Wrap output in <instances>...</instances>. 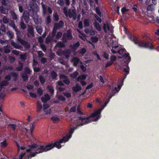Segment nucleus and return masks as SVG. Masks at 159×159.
<instances>
[{
  "instance_id": "f257e3e1",
  "label": "nucleus",
  "mask_w": 159,
  "mask_h": 159,
  "mask_svg": "<svg viewBox=\"0 0 159 159\" xmlns=\"http://www.w3.org/2000/svg\"><path fill=\"white\" fill-rule=\"evenodd\" d=\"M70 137L69 135L63 137L61 139L57 140L53 143H51L45 146L43 145L38 146L36 143H33L31 145H29L26 151L30 153L27 156V159L31 158L34 157L37 154L46 152L49 150L54 147H56L58 149L61 147V143H65L67 141Z\"/></svg>"
},
{
  "instance_id": "f03ea898",
  "label": "nucleus",
  "mask_w": 159,
  "mask_h": 159,
  "mask_svg": "<svg viewBox=\"0 0 159 159\" xmlns=\"http://www.w3.org/2000/svg\"><path fill=\"white\" fill-rule=\"evenodd\" d=\"M101 111L102 110L101 109H99L94 111L90 116L88 117H86L84 116H78V118L81 120L82 123H79L77 121H76L75 125L76 126L75 127L71 128L69 131V134L71 135H72L74 131L78 129L80 126H81L90 123V119H92L93 121H97L100 118V115Z\"/></svg>"
},
{
  "instance_id": "7ed1b4c3",
  "label": "nucleus",
  "mask_w": 159,
  "mask_h": 159,
  "mask_svg": "<svg viewBox=\"0 0 159 159\" xmlns=\"http://www.w3.org/2000/svg\"><path fill=\"white\" fill-rule=\"evenodd\" d=\"M129 38L134 43L140 48H149L151 49L153 48V46L151 42V40L148 38L146 41H141L138 39L136 36L130 35L129 36Z\"/></svg>"
},
{
  "instance_id": "20e7f679",
  "label": "nucleus",
  "mask_w": 159,
  "mask_h": 159,
  "mask_svg": "<svg viewBox=\"0 0 159 159\" xmlns=\"http://www.w3.org/2000/svg\"><path fill=\"white\" fill-rule=\"evenodd\" d=\"M118 58H123V60L125 63L127 65L126 67L123 68V71L125 73V76L123 78V80L125 79L127 75L129 73V67L128 66V64L131 61V57L129 56V53L128 52L125 53L121 57H119Z\"/></svg>"
},
{
  "instance_id": "39448f33",
  "label": "nucleus",
  "mask_w": 159,
  "mask_h": 159,
  "mask_svg": "<svg viewBox=\"0 0 159 159\" xmlns=\"http://www.w3.org/2000/svg\"><path fill=\"white\" fill-rule=\"evenodd\" d=\"M119 46H115L112 47V49H111V52L114 53H118L120 55H122L123 53L126 52V50L125 48H122L117 51H116L115 50H116V49L118 48Z\"/></svg>"
},
{
  "instance_id": "423d86ee",
  "label": "nucleus",
  "mask_w": 159,
  "mask_h": 159,
  "mask_svg": "<svg viewBox=\"0 0 159 159\" xmlns=\"http://www.w3.org/2000/svg\"><path fill=\"white\" fill-rule=\"evenodd\" d=\"M115 93L116 92H114V90H112L111 92L107 94L106 98L105 99V106L109 102L110 99L112 96H114Z\"/></svg>"
},
{
  "instance_id": "0eeeda50",
  "label": "nucleus",
  "mask_w": 159,
  "mask_h": 159,
  "mask_svg": "<svg viewBox=\"0 0 159 159\" xmlns=\"http://www.w3.org/2000/svg\"><path fill=\"white\" fill-rule=\"evenodd\" d=\"M30 13L27 11H25L23 14L22 17L25 22L27 24L30 21Z\"/></svg>"
},
{
  "instance_id": "6e6552de",
  "label": "nucleus",
  "mask_w": 159,
  "mask_h": 159,
  "mask_svg": "<svg viewBox=\"0 0 159 159\" xmlns=\"http://www.w3.org/2000/svg\"><path fill=\"white\" fill-rule=\"evenodd\" d=\"M18 40L25 48L28 49L30 48V44L28 42L23 40L21 38L18 39Z\"/></svg>"
},
{
  "instance_id": "1a4fd4ad",
  "label": "nucleus",
  "mask_w": 159,
  "mask_h": 159,
  "mask_svg": "<svg viewBox=\"0 0 159 159\" xmlns=\"http://www.w3.org/2000/svg\"><path fill=\"white\" fill-rule=\"evenodd\" d=\"M28 10L30 11H34V9L38 8V6L35 2H30L29 4Z\"/></svg>"
},
{
  "instance_id": "9d476101",
  "label": "nucleus",
  "mask_w": 159,
  "mask_h": 159,
  "mask_svg": "<svg viewBox=\"0 0 159 159\" xmlns=\"http://www.w3.org/2000/svg\"><path fill=\"white\" fill-rule=\"evenodd\" d=\"M64 25V22L62 20H60L58 23H55L54 25V29L57 30L61 28Z\"/></svg>"
},
{
  "instance_id": "9b49d317",
  "label": "nucleus",
  "mask_w": 159,
  "mask_h": 159,
  "mask_svg": "<svg viewBox=\"0 0 159 159\" xmlns=\"http://www.w3.org/2000/svg\"><path fill=\"white\" fill-rule=\"evenodd\" d=\"M28 32L27 35L28 37H30V35L34 36V28L32 26H29L27 29Z\"/></svg>"
},
{
  "instance_id": "f8f14e48",
  "label": "nucleus",
  "mask_w": 159,
  "mask_h": 159,
  "mask_svg": "<svg viewBox=\"0 0 159 159\" xmlns=\"http://www.w3.org/2000/svg\"><path fill=\"white\" fill-rule=\"evenodd\" d=\"M80 45V42L77 41L76 43H74L73 44L70 45V47L73 51H75Z\"/></svg>"
},
{
  "instance_id": "ddd939ff",
  "label": "nucleus",
  "mask_w": 159,
  "mask_h": 159,
  "mask_svg": "<svg viewBox=\"0 0 159 159\" xmlns=\"http://www.w3.org/2000/svg\"><path fill=\"white\" fill-rule=\"evenodd\" d=\"M65 34V36L68 38V39L69 40H71L73 38V36L72 34V32L70 30H68Z\"/></svg>"
},
{
  "instance_id": "4468645a",
  "label": "nucleus",
  "mask_w": 159,
  "mask_h": 159,
  "mask_svg": "<svg viewBox=\"0 0 159 159\" xmlns=\"http://www.w3.org/2000/svg\"><path fill=\"white\" fill-rule=\"evenodd\" d=\"M47 89L51 95L54 94V89L52 85H48L47 86Z\"/></svg>"
},
{
  "instance_id": "2eb2a0df",
  "label": "nucleus",
  "mask_w": 159,
  "mask_h": 159,
  "mask_svg": "<svg viewBox=\"0 0 159 159\" xmlns=\"http://www.w3.org/2000/svg\"><path fill=\"white\" fill-rule=\"evenodd\" d=\"M82 88L78 84L76 85L75 86H74L72 88V89L74 92H77L80 91Z\"/></svg>"
},
{
  "instance_id": "dca6fc26",
  "label": "nucleus",
  "mask_w": 159,
  "mask_h": 159,
  "mask_svg": "<svg viewBox=\"0 0 159 159\" xmlns=\"http://www.w3.org/2000/svg\"><path fill=\"white\" fill-rule=\"evenodd\" d=\"M11 44L16 48L20 49V50H22L23 48L21 46L18 45L13 41H11Z\"/></svg>"
},
{
  "instance_id": "f3484780",
  "label": "nucleus",
  "mask_w": 159,
  "mask_h": 159,
  "mask_svg": "<svg viewBox=\"0 0 159 159\" xmlns=\"http://www.w3.org/2000/svg\"><path fill=\"white\" fill-rule=\"evenodd\" d=\"M94 27L96 28L97 30L100 32L101 31L102 28L99 24L97 21H95L94 23Z\"/></svg>"
},
{
  "instance_id": "a211bd4d",
  "label": "nucleus",
  "mask_w": 159,
  "mask_h": 159,
  "mask_svg": "<svg viewBox=\"0 0 159 159\" xmlns=\"http://www.w3.org/2000/svg\"><path fill=\"white\" fill-rule=\"evenodd\" d=\"M80 61V59L78 57H75L73 58L72 60V61L73 62V66H77Z\"/></svg>"
},
{
  "instance_id": "6ab92c4d",
  "label": "nucleus",
  "mask_w": 159,
  "mask_h": 159,
  "mask_svg": "<svg viewBox=\"0 0 159 159\" xmlns=\"http://www.w3.org/2000/svg\"><path fill=\"white\" fill-rule=\"evenodd\" d=\"M76 13L75 11V10H71L70 9L68 10L67 14H68L70 18H71L73 15Z\"/></svg>"
},
{
  "instance_id": "aec40b11",
  "label": "nucleus",
  "mask_w": 159,
  "mask_h": 159,
  "mask_svg": "<svg viewBox=\"0 0 159 159\" xmlns=\"http://www.w3.org/2000/svg\"><path fill=\"white\" fill-rule=\"evenodd\" d=\"M86 75H82L79 76L77 78V80L78 81L80 80H84L86 79Z\"/></svg>"
},
{
  "instance_id": "412c9836",
  "label": "nucleus",
  "mask_w": 159,
  "mask_h": 159,
  "mask_svg": "<svg viewBox=\"0 0 159 159\" xmlns=\"http://www.w3.org/2000/svg\"><path fill=\"white\" fill-rule=\"evenodd\" d=\"M19 64L20 65V66L16 67V70L18 71H21L23 69L24 64L22 63L20 61L19 62Z\"/></svg>"
},
{
  "instance_id": "4be33fe9",
  "label": "nucleus",
  "mask_w": 159,
  "mask_h": 159,
  "mask_svg": "<svg viewBox=\"0 0 159 159\" xmlns=\"http://www.w3.org/2000/svg\"><path fill=\"white\" fill-rule=\"evenodd\" d=\"M8 84V82L6 80L2 81L0 84V88L2 89L4 86L7 85Z\"/></svg>"
},
{
  "instance_id": "5701e85b",
  "label": "nucleus",
  "mask_w": 159,
  "mask_h": 159,
  "mask_svg": "<svg viewBox=\"0 0 159 159\" xmlns=\"http://www.w3.org/2000/svg\"><path fill=\"white\" fill-rule=\"evenodd\" d=\"M0 10L1 12L4 14H6L8 13V10L4 8L3 6L0 7Z\"/></svg>"
},
{
  "instance_id": "b1692460",
  "label": "nucleus",
  "mask_w": 159,
  "mask_h": 159,
  "mask_svg": "<svg viewBox=\"0 0 159 159\" xmlns=\"http://www.w3.org/2000/svg\"><path fill=\"white\" fill-rule=\"evenodd\" d=\"M37 109L38 112L40 111L41 109L42 108V105L38 101L37 103Z\"/></svg>"
},
{
  "instance_id": "393cba45",
  "label": "nucleus",
  "mask_w": 159,
  "mask_h": 159,
  "mask_svg": "<svg viewBox=\"0 0 159 159\" xmlns=\"http://www.w3.org/2000/svg\"><path fill=\"white\" fill-rule=\"evenodd\" d=\"M7 34L10 39H12L14 37V33L11 31H8L7 33Z\"/></svg>"
},
{
  "instance_id": "a878e982",
  "label": "nucleus",
  "mask_w": 159,
  "mask_h": 159,
  "mask_svg": "<svg viewBox=\"0 0 159 159\" xmlns=\"http://www.w3.org/2000/svg\"><path fill=\"white\" fill-rule=\"evenodd\" d=\"M39 78L42 84H43L45 83L46 81V80L43 76L42 75L39 76Z\"/></svg>"
},
{
  "instance_id": "bb28decb",
  "label": "nucleus",
  "mask_w": 159,
  "mask_h": 159,
  "mask_svg": "<svg viewBox=\"0 0 159 159\" xmlns=\"http://www.w3.org/2000/svg\"><path fill=\"white\" fill-rule=\"evenodd\" d=\"M0 30L2 36L6 32V28L5 26L2 24L1 25V28H0Z\"/></svg>"
},
{
  "instance_id": "cd10ccee",
  "label": "nucleus",
  "mask_w": 159,
  "mask_h": 159,
  "mask_svg": "<svg viewBox=\"0 0 159 159\" xmlns=\"http://www.w3.org/2000/svg\"><path fill=\"white\" fill-rule=\"evenodd\" d=\"M21 77L23 79V81H26L28 80V76L26 74V73H23L21 74Z\"/></svg>"
},
{
  "instance_id": "c85d7f7f",
  "label": "nucleus",
  "mask_w": 159,
  "mask_h": 159,
  "mask_svg": "<svg viewBox=\"0 0 159 159\" xmlns=\"http://www.w3.org/2000/svg\"><path fill=\"white\" fill-rule=\"evenodd\" d=\"M70 53V52L68 49H66L64 52H63L64 55L66 58H68L69 57Z\"/></svg>"
},
{
  "instance_id": "c756f323",
  "label": "nucleus",
  "mask_w": 159,
  "mask_h": 159,
  "mask_svg": "<svg viewBox=\"0 0 159 159\" xmlns=\"http://www.w3.org/2000/svg\"><path fill=\"white\" fill-rule=\"evenodd\" d=\"M8 145V144L7 142L6 139H5L1 143L0 147L1 148H5L7 147Z\"/></svg>"
},
{
  "instance_id": "7c9ffc66",
  "label": "nucleus",
  "mask_w": 159,
  "mask_h": 159,
  "mask_svg": "<svg viewBox=\"0 0 159 159\" xmlns=\"http://www.w3.org/2000/svg\"><path fill=\"white\" fill-rule=\"evenodd\" d=\"M41 4L43 12V14H45L46 13V9L45 4L43 2H41Z\"/></svg>"
},
{
  "instance_id": "2f4dec72",
  "label": "nucleus",
  "mask_w": 159,
  "mask_h": 159,
  "mask_svg": "<svg viewBox=\"0 0 159 159\" xmlns=\"http://www.w3.org/2000/svg\"><path fill=\"white\" fill-rule=\"evenodd\" d=\"M79 73L77 71H75L70 75V76L73 78H75L78 75Z\"/></svg>"
},
{
  "instance_id": "473e14b6",
  "label": "nucleus",
  "mask_w": 159,
  "mask_h": 159,
  "mask_svg": "<svg viewBox=\"0 0 159 159\" xmlns=\"http://www.w3.org/2000/svg\"><path fill=\"white\" fill-rule=\"evenodd\" d=\"M84 25L85 27H88L90 25L89 20L88 19H85L84 20Z\"/></svg>"
},
{
  "instance_id": "72a5a7b5",
  "label": "nucleus",
  "mask_w": 159,
  "mask_h": 159,
  "mask_svg": "<svg viewBox=\"0 0 159 159\" xmlns=\"http://www.w3.org/2000/svg\"><path fill=\"white\" fill-rule=\"evenodd\" d=\"M51 76L52 79H55L57 76V73L54 71H52L51 73Z\"/></svg>"
},
{
  "instance_id": "f704fd0d",
  "label": "nucleus",
  "mask_w": 159,
  "mask_h": 159,
  "mask_svg": "<svg viewBox=\"0 0 159 159\" xmlns=\"http://www.w3.org/2000/svg\"><path fill=\"white\" fill-rule=\"evenodd\" d=\"M11 16L13 20H16V21L18 20V18L17 16L14 12H12Z\"/></svg>"
},
{
  "instance_id": "c9c22d12",
  "label": "nucleus",
  "mask_w": 159,
  "mask_h": 159,
  "mask_svg": "<svg viewBox=\"0 0 159 159\" xmlns=\"http://www.w3.org/2000/svg\"><path fill=\"white\" fill-rule=\"evenodd\" d=\"M51 119L52 120L54 123H56L57 121H58L60 120V119L59 118L56 116H52L51 118Z\"/></svg>"
},
{
  "instance_id": "e433bc0d",
  "label": "nucleus",
  "mask_w": 159,
  "mask_h": 159,
  "mask_svg": "<svg viewBox=\"0 0 159 159\" xmlns=\"http://www.w3.org/2000/svg\"><path fill=\"white\" fill-rule=\"evenodd\" d=\"M20 28L23 30H25L26 28V25L23 21H21L20 24Z\"/></svg>"
},
{
  "instance_id": "4c0bfd02",
  "label": "nucleus",
  "mask_w": 159,
  "mask_h": 159,
  "mask_svg": "<svg viewBox=\"0 0 159 159\" xmlns=\"http://www.w3.org/2000/svg\"><path fill=\"white\" fill-rule=\"evenodd\" d=\"M91 39L92 42L93 43H97L98 40V37L96 36L92 37Z\"/></svg>"
},
{
  "instance_id": "58836bf2",
  "label": "nucleus",
  "mask_w": 159,
  "mask_h": 159,
  "mask_svg": "<svg viewBox=\"0 0 159 159\" xmlns=\"http://www.w3.org/2000/svg\"><path fill=\"white\" fill-rule=\"evenodd\" d=\"M96 13L100 17L102 16V13L98 7H96L95 9Z\"/></svg>"
},
{
  "instance_id": "ea45409f",
  "label": "nucleus",
  "mask_w": 159,
  "mask_h": 159,
  "mask_svg": "<svg viewBox=\"0 0 159 159\" xmlns=\"http://www.w3.org/2000/svg\"><path fill=\"white\" fill-rule=\"evenodd\" d=\"M77 113L79 115H83L84 113L81 111L80 107L78 106L77 109Z\"/></svg>"
},
{
  "instance_id": "a19ab883",
  "label": "nucleus",
  "mask_w": 159,
  "mask_h": 159,
  "mask_svg": "<svg viewBox=\"0 0 159 159\" xmlns=\"http://www.w3.org/2000/svg\"><path fill=\"white\" fill-rule=\"evenodd\" d=\"M53 18L54 20L55 21H57L58 20L59 17L57 13L53 14Z\"/></svg>"
},
{
  "instance_id": "79ce46f5",
  "label": "nucleus",
  "mask_w": 159,
  "mask_h": 159,
  "mask_svg": "<svg viewBox=\"0 0 159 159\" xmlns=\"http://www.w3.org/2000/svg\"><path fill=\"white\" fill-rule=\"evenodd\" d=\"M53 38L52 37H47L46 39V42L48 43L50 42H52Z\"/></svg>"
},
{
  "instance_id": "37998d69",
  "label": "nucleus",
  "mask_w": 159,
  "mask_h": 159,
  "mask_svg": "<svg viewBox=\"0 0 159 159\" xmlns=\"http://www.w3.org/2000/svg\"><path fill=\"white\" fill-rule=\"evenodd\" d=\"M9 19L6 16H4L2 19V22L4 24H7L9 22Z\"/></svg>"
},
{
  "instance_id": "c03bdc74",
  "label": "nucleus",
  "mask_w": 159,
  "mask_h": 159,
  "mask_svg": "<svg viewBox=\"0 0 159 159\" xmlns=\"http://www.w3.org/2000/svg\"><path fill=\"white\" fill-rule=\"evenodd\" d=\"M94 16L95 19L97 20L100 23H101L102 22V20L101 18L100 17L98 16L96 14H94Z\"/></svg>"
},
{
  "instance_id": "a18cd8bd",
  "label": "nucleus",
  "mask_w": 159,
  "mask_h": 159,
  "mask_svg": "<svg viewBox=\"0 0 159 159\" xmlns=\"http://www.w3.org/2000/svg\"><path fill=\"white\" fill-rule=\"evenodd\" d=\"M46 23L47 25H49L51 22V19L50 17L49 16H48L46 20Z\"/></svg>"
},
{
  "instance_id": "49530a36",
  "label": "nucleus",
  "mask_w": 159,
  "mask_h": 159,
  "mask_svg": "<svg viewBox=\"0 0 159 159\" xmlns=\"http://www.w3.org/2000/svg\"><path fill=\"white\" fill-rule=\"evenodd\" d=\"M37 94L41 96L43 94V91L42 89L41 88H38L37 90Z\"/></svg>"
},
{
  "instance_id": "de8ad7c7",
  "label": "nucleus",
  "mask_w": 159,
  "mask_h": 159,
  "mask_svg": "<svg viewBox=\"0 0 159 159\" xmlns=\"http://www.w3.org/2000/svg\"><path fill=\"white\" fill-rule=\"evenodd\" d=\"M62 81L66 85H69L70 82V80L68 78H67L66 80H62Z\"/></svg>"
},
{
  "instance_id": "09e8293b",
  "label": "nucleus",
  "mask_w": 159,
  "mask_h": 159,
  "mask_svg": "<svg viewBox=\"0 0 159 159\" xmlns=\"http://www.w3.org/2000/svg\"><path fill=\"white\" fill-rule=\"evenodd\" d=\"M68 77L67 76L65 75L64 74H61L59 76V78L61 80H66Z\"/></svg>"
},
{
  "instance_id": "8fccbe9b",
  "label": "nucleus",
  "mask_w": 159,
  "mask_h": 159,
  "mask_svg": "<svg viewBox=\"0 0 159 159\" xmlns=\"http://www.w3.org/2000/svg\"><path fill=\"white\" fill-rule=\"evenodd\" d=\"M62 33L61 32H58L57 34H56V38L57 39H59L62 36Z\"/></svg>"
},
{
  "instance_id": "3c124183",
  "label": "nucleus",
  "mask_w": 159,
  "mask_h": 159,
  "mask_svg": "<svg viewBox=\"0 0 159 159\" xmlns=\"http://www.w3.org/2000/svg\"><path fill=\"white\" fill-rule=\"evenodd\" d=\"M86 52V49L84 48H82L79 51V53L81 54H84Z\"/></svg>"
},
{
  "instance_id": "603ef678",
  "label": "nucleus",
  "mask_w": 159,
  "mask_h": 159,
  "mask_svg": "<svg viewBox=\"0 0 159 159\" xmlns=\"http://www.w3.org/2000/svg\"><path fill=\"white\" fill-rule=\"evenodd\" d=\"M57 3L61 7H63L64 4L63 0H58Z\"/></svg>"
},
{
  "instance_id": "864d4df0",
  "label": "nucleus",
  "mask_w": 159,
  "mask_h": 159,
  "mask_svg": "<svg viewBox=\"0 0 159 159\" xmlns=\"http://www.w3.org/2000/svg\"><path fill=\"white\" fill-rule=\"evenodd\" d=\"M20 57L22 61H25L26 59V56L25 54H20Z\"/></svg>"
},
{
  "instance_id": "5fc2aeb1",
  "label": "nucleus",
  "mask_w": 159,
  "mask_h": 159,
  "mask_svg": "<svg viewBox=\"0 0 159 159\" xmlns=\"http://www.w3.org/2000/svg\"><path fill=\"white\" fill-rule=\"evenodd\" d=\"M76 111V107L75 106L72 107L70 109L69 112L71 113L72 112H75Z\"/></svg>"
},
{
  "instance_id": "6e6d98bb",
  "label": "nucleus",
  "mask_w": 159,
  "mask_h": 159,
  "mask_svg": "<svg viewBox=\"0 0 159 159\" xmlns=\"http://www.w3.org/2000/svg\"><path fill=\"white\" fill-rule=\"evenodd\" d=\"M57 47L60 48H63L65 47V44L61 42H59L57 44Z\"/></svg>"
},
{
  "instance_id": "4d7b16f0",
  "label": "nucleus",
  "mask_w": 159,
  "mask_h": 159,
  "mask_svg": "<svg viewBox=\"0 0 159 159\" xmlns=\"http://www.w3.org/2000/svg\"><path fill=\"white\" fill-rule=\"evenodd\" d=\"M110 61L111 62L113 63V62L115 61L116 60V57L114 55H112L110 57Z\"/></svg>"
},
{
  "instance_id": "13d9d810",
  "label": "nucleus",
  "mask_w": 159,
  "mask_h": 159,
  "mask_svg": "<svg viewBox=\"0 0 159 159\" xmlns=\"http://www.w3.org/2000/svg\"><path fill=\"white\" fill-rule=\"evenodd\" d=\"M57 98L58 99L62 101H65L66 100V98L64 96L61 95L58 96L57 97Z\"/></svg>"
},
{
  "instance_id": "bf43d9fd",
  "label": "nucleus",
  "mask_w": 159,
  "mask_h": 159,
  "mask_svg": "<svg viewBox=\"0 0 159 159\" xmlns=\"http://www.w3.org/2000/svg\"><path fill=\"white\" fill-rule=\"evenodd\" d=\"M11 26L16 32H19L18 29L17 28V27L16 26L15 24L14 23L12 24Z\"/></svg>"
},
{
  "instance_id": "052dcab7",
  "label": "nucleus",
  "mask_w": 159,
  "mask_h": 159,
  "mask_svg": "<svg viewBox=\"0 0 159 159\" xmlns=\"http://www.w3.org/2000/svg\"><path fill=\"white\" fill-rule=\"evenodd\" d=\"M113 64V62H111V61H108L107 62L106 64L105 65V67L107 68L110 66H111Z\"/></svg>"
},
{
  "instance_id": "680f3d73",
  "label": "nucleus",
  "mask_w": 159,
  "mask_h": 159,
  "mask_svg": "<svg viewBox=\"0 0 159 159\" xmlns=\"http://www.w3.org/2000/svg\"><path fill=\"white\" fill-rule=\"evenodd\" d=\"M8 126H11V128L14 131L16 130V125L15 124H9L8 125Z\"/></svg>"
},
{
  "instance_id": "e2e57ef3",
  "label": "nucleus",
  "mask_w": 159,
  "mask_h": 159,
  "mask_svg": "<svg viewBox=\"0 0 159 159\" xmlns=\"http://www.w3.org/2000/svg\"><path fill=\"white\" fill-rule=\"evenodd\" d=\"M31 71L30 69L28 67H26L25 68V72L24 73H26V74H30Z\"/></svg>"
},
{
  "instance_id": "0e129e2a",
  "label": "nucleus",
  "mask_w": 159,
  "mask_h": 159,
  "mask_svg": "<svg viewBox=\"0 0 159 159\" xmlns=\"http://www.w3.org/2000/svg\"><path fill=\"white\" fill-rule=\"evenodd\" d=\"M37 53L39 57H43L44 56V54L41 51H38Z\"/></svg>"
},
{
  "instance_id": "69168bd1",
  "label": "nucleus",
  "mask_w": 159,
  "mask_h": 159,
  "mask_svg": "<svg viewBox=\"0 0 159 159\" xmlns=\"http://www.w3.org/2000/svg\"><path fill=\"white\" fill-rule=\"evenodd\" d=\"M36 29L37 30V32L40 34H41L43 31L42 28L41 27L39 28H36Z\"/></svg>"
},
{
  "instance_id": "338daca9",
  "label": "nucleus",
  "mask_w": 159,
  "mask_h": 159,
  "mask_svg": "<svg viewBox=\"0 0 159 159\" xmlns=\"http://www.w3.org/2000/svg\"><path fill=\"white\" fill-rule=\"evenodd\" d=\"M7 2V0H1V3L2 6H6Z\"/></svg>"
},
{
  "instance_id": "774afa93",
  "label": "nucleus",
  "mask_w": 159,
  "mask_h": 159,
  "mask_svg": "<svg viewBox=\"0 0 159 159\" xmlns=\"http://www.w3.org/2000/svg\"><path fill=\"white\" fill-rule=\"evenodd\" d=\"M38 64V63L37 61L35 60L34 59H33V64L32 66L33 67L35 66H36Z\"/></svg>"
}]
</instances>
